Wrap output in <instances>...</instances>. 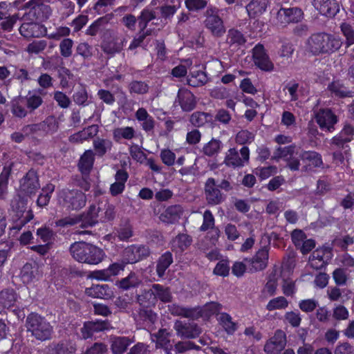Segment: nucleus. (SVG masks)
Here are the masks:
<instances>
[{
  "label": "nucleus",
  "instance_id": "obj_1",
  "mask_svg": "<svg viewBox=\"0 0 354 354\" xmlns=\"http://www.w3.org/2000/svg\"><path fill=\"white\" fill-rule=\"evenodd\" d=\"M342 44L343 41L339 37L326 32L313 34L306 41L307 50L314 55L334 53Z\"/></svg>",
  "mask_w": 354,
  "mask_h": 354
},
{
  "label": "nucleus",
  "instance_id": "obj_2",
  "mask_svg": "<svg viewBox=\"0 0 354 354\" xmlns=\"http://www.w3.org/2000/svg\"><path fill=\"white\" fill-rule=\"evenodd\" d=\"M69 251L75 261L92 265L98 264L104 257V252L101 248L84 241L73 243Z\"/></svg>",
  "mask_w": 354,
  "mask_h": 354
},
{
  "label": "nucleus",
  "instance_id": "obj_3",
  "mask_svg": "<svg viewBox=\"0 0 354 354\" xmlns=\"http://www.w3.org/2000/svg\"><path fill=\"white\" fill-rule=\"evenodd\" d=\"M115 207L106 201L93 204L86 212L83 213L84 227H93L98 222L111 221L115 217Z\"/></svg>",
  "mask_w": 354,
  "mask_h": 354
},
{
  "label": "nucleus",
  "instance_id": "obj_4",
  "mask_svg": "<svg viewBox=\"0 0 354 354\" xmlns=\"http://www.w3.org/2000/svg\"><path fill=\"white\" fill-rule=\"evenodd\" d=\"M26 328L32 337L39 341L51 339L53 327L45 317L37 313H30L26 319Z\"/></svg>",
  "mask_w": 354,
  "mask_h": 354
},
{
  "label": "nucleus",
  "instance_id": "obj_5",
  "mask_svg": "<svg viewBox=\"0 0 354 354\" xmlns=\"http://www.w3.org/2000/svg\"><path fill=\"white\" fill-rule=\"evenodd\" d=\"M50 0H30L23 6L26 12L23 16L24 21H43L48 19L52 13L48 3Z\"/></svg>",
  "mask_w": 354,
  "mask_h": 354
},
{
  "label": "nucleus",
  "instance_id": "obj_6",
  "mask_svg": "<svg viewBox=\"0 0 354 354\" xmlns=\"http://www.w3.org/2000/svg\"><path fill=\"white\" fill-rule=\"evenodd\" d=\"M59 201L67 209L78 210L86 203V195L78 189H63L58 194Z\"/></svg>",
  "mask_w": 354,
  "mask_h": 354
},
{
  "label": "nucleus",
  "instance_id": "obj_7",
  "mask_svg": "<svg viewBox=\"0 0 354 354\" xmlns=\"http://www.w3.org/2000/svg\"><path fill=\"white\" fill-rule=\"evenodd\" d=\"M354 140V126L344 123L341 131L329 141L331 149H342L345 153L350 151L349 144Z\"/></svg>",
  "mask_w": 354,
  "mask_h": 354
},
{
  "label": "nucleus",
  "instance_id": "obj_8",
  "mask_svg": "<svg viewBox=\"0 0 354 354\" xmlns=\"http://www.w3.org/2000/svg\"><path fill=\"white\" fill-rule=\"evenodd\" d=\"M205 19L204 26L216 37H222L226 32V28L221 17L218 15L214 8H208L205 12Z\"/></svg>",
  "mask_w": 354,
  "mask_h": 354
},
{
  "label": "nucleus",
  "instance_id": "obj_9",
  "mask_svg": "<svg viewBox=\"0 0 354 354\" xmlns=\"http://www.w3.org/2000/svg\"><path fill=\"white\" fill-rule=\"evenodd\" d=\"M299 151H295V146H288L285 147H279L274 152L273 159L277 160L283 158L287 162V167L292 171H298L300 167V162L298 159Z\"/></svg>",
  "mask_w": 354,
  "mask_h": 354
},
{
  "label": "nucleus",
  "instance_id": "obj_10",
  "mask_svg": "<svg viewBox=\"0 0 354 354\" xmlns=\"http://www.w3.org/2000/svg\"><path fill=\"white\" fill-rule=\"evenodd\" d=\"M204 194L205 200L209 205H217L225 200V196L221 192L216 185L214 178H209L205 183Z\"/></svg>",
  "mask_w": 354,
  "mask_h": 354
},
{
  "label": "nucleus",
  "instance_id": "obj_11",
  "mask_svg": "<svg viewBox=\"0 0 354 354\" xmlns=\"http://www.w3.org/2000/svg\"><path fill=\"white\" fill-rule=\"evenodd\" d=\"M174 328L177 336L182 339H195L201 333V329L196 324L178 319L175 321Z\"/></svg>",
  "mask_w": 354,
  "mask_h": 354
},
{
  "label": "nucleus",
  "instance_id": "obj_12",
  "mask_svg": "<svg viewBox=\"0 0 354 354\" xmlns=\"http://www.w3.org/2000/svg\"><path fill=\"white\" fill-rule=\"evenodd\" d=\"M315 120L323 131L333 132L338 122L337 116L330 109H320L315 113Z\"/></svg>",
  "mask_w": 354,
  "mask_h": 354
},
{
  "label": "nucleus",
  "instance_id": "obj_13",
  "mask_svg": "<svg viewBox=\"0 0 354 354\" xmlns=\"http://www.w3.org/2000/svg\"><path fill=\"white\" fill-rule=\"evenodd\" d=\"M239 151L235 148L230 149L226 153L224 162L225 164L233 168L241 167L244 165L245 162H248L250 158V150L248 147H243Z\"/></svg>",
  "mask_w": 354,
  "mask_h": 354
},
{
  "label": "nucleus",
  "instance_id": "obj_14",
  "mask_svg": "<svg viewBox=\"0 0 354 354\" xmlns=\"http://www.w3.org/2000/svg\"><path fill=\"white\" fill-rule=\"evenodd\" d=\"M297 155L299 160H301L304 164L301 168L303 171H311L323 165L322 156L316 151L301 149Z\"/></svg>",
  "mask_w": 354,
  "mask_h": 354
},
{
  "label": "nucleus",
  "instance_id": "obj_15",
  "mask_svg": "<svg viewBox=\"0 0 354 354\" xmlns=\"http://www.w3.org/2000/svg\"><path fill=\"white\" fill-rule=\"evenodd\" d=\"M150 250L145 245H132L125 248L123 252V259L126 263H135L148 257Z\"/></svg>",
  "mask_w": 354,
  "mask_h": 354
},
{
  "label": "nucleus",
  "instance_id": "obj_16",
  "mask_svg": "<svg viewBox=\"0 0 354 354\" xmlns=\"http://www.w3.org/2000/svg\"><path fill=\"white\" fill-rule=\"evenodd\" d=\"M11 207L20 219V224L24 225L33 218L32 211H26L27 199L21 194H17L12 200Z\"/></svg>",
  "mask_w": 354,
  "mask_h": 354
},
{
  "label": "nucleus",
  "instance_id": "obj_17",
  "mask_svg": "<svg viewBox=\"0 0 354 354\" xmlns=\"http://www.w3.org/2000/svg\"><path fill=\"white\" fill-rule=\"evenodd\" d=\"M269 257L268 246H263L259 249L252 259H245L251 272L264 270L268 266Z\"/></svg>",
  "mask_w": 354,
  "mask_h": 354
},
{
  "label": "nucleus",
  "instance_id": "obj_18",
  "mask_svg": "<svg viewBox=\"0 0 354 354\" xmlns=\"http://www.w3.org/2000/svg\"><path fill=\"white\" fill-rule=\"evenodd\" d=\"M332 250L329 248L315 250L309 257L308 263L315 270L322 269L332 259Z\"/></svg>",
  "mask_w": 354,
  "mask_h": 354
},
{
  "label": "nucleus",
  "instance_id": "obj_19",
  "mask_svg": "<svg viewBox=\"0 0 354 354\" xmlns=\"http://www.w3.org/2000/svg\"><path fill=\"white\" fill-rule=\"evenodd\" d=\"M39 188L40 184L37 173L33 170H30L21 180V193L31 196L35 195Z\"/></svg>",
  "mask_w": 354,
  "mask_h": 354
},
{
  "label": "nucleus",
  "instance_id": "obj_20",
  "mask_svg": "<svg viewBox=\"0 0 354 354\" xmlns=\"http://www.w3.org/2000/svg\"><path fill=\"white\" fill-rule=\"evenodd\" d=\"M252 57L257 66L263 71H271L274 65L270 60L263 45L259 44L252 49Z\"/></svg>",
  "mask_w": 354,
  "mask_h": 354
},
{
  "label": "nucleus",
  "instance_id": "obj_21",
  "mask_svg": "<svg viewBox=\"0 0 354 354\" xmlns=\"http://www.w3.org/2000/svg\"><path fill=\"white\" fill-rule=\"evenodd\" d=\"M286 344V334L282 330H278L266 344L264 351L268 354H278L283 350Z\"/></svg>",
  "mask_w": 354,
  "mask_h": 354
},
{
  "label": "nucleus",
  "instance_id": "obj_22",
  "mask_svg": "<svg viewBox=\"0 0 354 354\" xmlns=\"http://www.w3.org/2000/svg\"><path fill=\"white\" fill-rule=\"evenodd\" d=\"M303 16L301 9L297 7L281 8L277 12V19L281 24L297 23L303 19Z\"/></svg>",
  "mask_w": 354,
  "mask_h": 354
},
{
  "label": "nucleus",
  "instance_id": "obj_23",
  "mask_svg": "<svg viewBox=\"0 0 354 354\" xmlns=\"http://www.w3.org/2000/svg\"><path fill=\"white\" fill-rule=\"evenodd\" d=\"M314 8L320 14L328 17H333L339 10L336 0H311Z\"/></svg>",
  "mask_w": 354,
  "mask_h": 354
},
{
  "label": "nucleus",
  "instance_id": "obj_24",
  "mask_svg": "<svg viewBox=\"0 0 354 354\" xmlns=\"http://www.w3.org/2000/svg\"><path fill=\"white\" fill-rule=\"evenodd\" d=\"M177 101L183 111L189 112L194 110L197 104L196 97L186 88H180L177 93Z\"/></svg>",
  "mask_w": 354,
  "mask_h": 354
},
{
  "label": "nucleus",
  "instance_id": "obj_25",
  "mask_svg": "<svg viewBox=\"0 0 354 354\" xmlns=\"http://www.w3.org/2000/svg\"><path fill=\"white\" fill-rule=\"evenodd\" d=\"M168 312L177 317L197 319L201 317V311L196 308H188L178 304H171L167 306Z\"/></svg>",
  "mask_w": 354,
  "mask_h": 354
},
{
  "label": "nucleus",
  "instance_id": "obj_26",
  "mask_svg": "<svg viewBox=\"0 0 354 354\" xmlns=\"http://www.w3.org/2000/svg\"><path fill=\"white\" fill-rule=\"evenodd\" d=\"M135 342L134 337L111 336V350L113 354H124L128 347Z\"/></svg>",
  "mask_w": 354,
  "mask_h": 354
},
{
  "label": "nucleus",
  "instance_id": "obj_27",
  "mask_svg": "<svg viewBox=\"0 0 354 354\" xmlns=\"http://www.w3.org/2000/svg\"><path fill=\"white\" fill-rule=\"evenodd\" d=\"M41 95H45V93L43 89L38 88L33 92L29 91L26 96L21 97V100L29 111V113H32L44 103Z\"/></svg>",
  "mask_w": 354,
  "mask_h": 354
},
{
  "label": "nucleus",
  "instance_id": "obj_28",
  "mask_svg": "<svg viewBox=\"0 0 354 354\" xmlns=\"http://www.w3.org/2000/svg\"><path fill=\"white\" fill-rule=\"evenodd\" d=\"M109 325L108 322L102 320L86 322L81 328L82 337L84 339L90 338L95 333L108 329Z\"/></svg>",
  "mask_w": 354,
  "mask_h": 354
},
{
  "label": "nucleus",
  "instance_id": "obj_29",
  "mask_svg": "<svg viewBox=\"0 0 354 354\" xmlns=\"http://www.w3.org/2000/svg\"><path fill=\"white\" fill-rule=\"evenodd\" d=\"M76 347L73 343L67 340L51 343L47 348L45 354H73Z\"/></svg>",
  "mask_w": 354,
  "mask_h": 354
},
{
  "label": "nucleus",
  "instance_id": "obj_30",
  "mask_svg": "<svg viewBox=\"0 0 354 354\" xmlns=\"http://www.w3.org/2000/svg\"><path fill=\"white\" fill-rule=\"evenodd\" d=\"M86 294L94 298L109 299L111 298L113 292L107 284H93L85 290Z\"/></svg>",
  "mask_w": 354,
  "mask_h": 354
},
{
  "label": "nucleus",
  "instance_id": "obj_31",
  "mask_svg": "<svg viewBox=\"0 0 354 354\" xmlns=\"http://www.w3.org/2000/svg\"><path fill=\"white\" fill-rule=\"evenodd\" d=\"M126 39L124 37H114L109 41L102 42L101 48L105 54L113 57L116 53L122 51Z\"/></svg>",
  "mask_w": 354,
  "mask_h": 354
},
{
  "label": "nucleus",
  "instance_id": "obj_32",
  "mask_svg": "<svg viewBox=\"0 0 354 354\" xmlns=\"http://www.w3.org/2000/svg\"><path fill=\"white\" fill-rule=\"evenodd\" d=\"M269 3V0H251L246 6L249 17L256 18L263 15L266 11Z\"/></svg>",
  "mask_w": 354,
  "mask_h": 354
},
{
  "label": "nucleus",
  "instance_id": "obj_33",
  "mask_svg": "<svg viewBox=\"0 0 354 354\" xmlns=\"http://www.w3.org/2000/svg\"><path fill=\"white\" fill-rule=\"evenodd\" d=\"M128 178V173L123 169H119L116 172L115 175V182L111 184L110 187V193L112 196H115L122 193Z\"/></svg>",
  "mask_w": 354,
  "mask_h": 354
},
{
  "label": "nucleus",
  "instance_id": "obj_34",
  "mask_svg": "<svg viewBox=\"0 0 354 354\" xmlns=\"http://www.w3.org/2000/svg\"><path fill=\"white\" fill-rule=\"evenodd\" d=\"M21 24L19 28L20 34L24 37H38L41 34L42 26L37 23V21H28Z\"/></svg>",
  "mask_w": 354,
  "mask_h": 354
},
{
  "label": "nucleus",
  "instance_id": "obj_35",
  "mask_svg": "<svg viewBox=\"0 0 354 354\" xmlns=\"http://www.w3.org/2000/svg\"><path fill=\"white\" fill-rule=\"evenodd\" d=\"M136 119L141 122L142 129L147 133H153L155 127L154 119L144 108H140L136 112Z\"/></svg>",
  "mask_w": 354,
  "mask_h": 354
},
{
  "label": "nucleus",
  "instance_id": "obj_36",
  "mask_svg": "<svg viewBox=\"0 0 354 354\" xmlns=\"http://www.w3.org/2000/svg\"><path fill=\"white\" fill-rule=\"evenodd\" d=\"M183 212V207L180 205H171L160 214V218L165 223H174L180 218Z\"/></svg>",
  "mask_w": 354,
  "mask_h": 354
},
{
  "label": "nucleus",
  "instance_id": "obj_37",
  "mask_svg": "<svg viewBox=\"0 0 354 354\" xmlns=\"http://www.w3.org/2000/svg\"><path fill=\"white\" fill-rule=\"evenodd\" d=\"M192 243V238L187 234H179L171 241V250L176 253L183 252L187 250Z\"/></svg>",
  "mask_w": 354,
  "mask_h": 354
},
{
  "label": "nucleus",
  "instance_id": "obj_38",
  "mask_svg": "<svg viewBox=\"0 0 354 354\" xmlns=\"http://www.w3.org/2000/svg\"><path fill=\"white\" fill-rule=\"evenodd\" d=\"M94 162V153L91 150L86 151L80 157L78 169L82 175H89Z\"/></svg>",
  "mask_w": 354,
  "mask_h": 354
},
{
  "label": "nucleus",
  "instance_id": "obj_39",
  "mask_svg": "<svg viewBox=\"0 0 354 354\" xmlns=\"http://www.w3.org/2000/svg\"><path fill=\"white\" fill-rule=\"evenodd\" d=\"M328 89L333 95L338 97H351L353 96V92L339 80L330 83Z\"/></svg>",
  "mask_w": 354,
  "mask_h": 354
},
{
  "label": "nucleus",
  "instance_id": "obj_40",
  "mask_svg": "<svg viewBox=\"0 0 354 354\" xmlns=\"http://www.w3.org/2000/svg\"><path fill=\"white\" fill-rule=\"evenodd\" d=\"M246 39L243 33L236 29H230L227 32L226 43L230 47L233 48H238L245 44Z\"/></svg>",
  "mask_w": 354,
  "mask_h": 354
},
{
  "label": "nucleus",
  "instance_id": "obj_41",
  "mask_svg": "<svg viewBox=\"0 0 354 354\" xmlns=\"http://www.w3.org/2000/svg\"><path fill=\"white\" fill-rule=\"evenodd\" d=\"M137 302L141 307L151 308L156 304V299L152 287L149 289H145L136 297Z\"/></svg>",
  "mask_w": 354,
  "mask_h": 354
},
{
  "label": "nucleus",
  "instance_id": "obj_42",
  "mask_svg": "<svg viewBox=\"0 0 354 354\" xmlns=\"http://www.w3.org/2000/svg\"><path fill=\"white\" fill-rule=\"evenodd\" d=\"M17 299V294L11 288H6L0 292V307L10 308L13 307Z\"/></svg>",
  "mask_w": 354,
  "mask_h": 354
},
{
  "label": "nucleus",
  "instance_id": "obj_43",
  "mask_svg": "<svg viewBox=\"0 0 354 354\" xmlns=\"http://www.w3.org/2000/svg\"><path fill=\"white\" fill-rule=\"evenodd\" d=\"M38 275V266L36 263H26L21 270V278L24 283H29L33 281Z\"/></svg>",
  "mask_w": 354,
  "mask_h": 354
},
{
  "label": "nucleus",
  "instance_id": "obj_44",
  "mask_svg": "<svg viewBox=\"0 0 354 354\" xmlns=\"http://www.w3.org/2000/svg\"><path fill=\"white\" fill-rule=\"evenodd\" d=\"M152 290L154 292L156 301L158 299L163 303H169L172 300V295L169 287L158 283L152 285Z\"/></svg>",
  "mask_w": 354,
  "mask_h": 354
},
{
  "label": "nucleus",
  "instance_id": "obj_45",
  "mask_svg": "<svg viewBox=\"0 0 354 354\" xmlns=\"http://www.w3.org/2000/svg\"><path fill=\"white\" fill-rule=\"evenodd\" d=\"M187 82L190 86L199 87L206 84L209 82V78L205 72L196 71L189 74Z\"/></svg>",
  "mask_w": 354,
  "mask_h": 354
},
{
  "label": "nucleus",
  "instance_id": "obj_46",
  "mask_svg": "<svg viewBox=\"0 0 354 354\" xmlns=\"http://www.w3.org/2000/svg\"><path fill=\"white\" fill-rule=\"evenodd\" d=\"M152 336L155 338L153 341L156 343V348L165 347V346L171 344L170 337H171V332L167 328H160Z\"/></svg>",
  "mask_w": 354,
  "mask_h": 354
},
{
  "label": "nucleus",
  "instance_id": "obj_47",
  "mask_svg": "<svg viewBox=\"0 0 354 354\" xmlns=\"http://www.w3.org/2000/svg\"><path fill=\"white\" fill-rule=\"evenodd\" d=\"M173 263L172 254L167 251L162 254L158 259L156 265V272L159 277H162L165 275L166 270Z\"/></svg>",
  "mask_w": 354,
  "mask_h": 354
},
{
  "label": "nucleus",
  "instance_id": "obj_48",
  "mask_svg": "<svg viewBox=\"0 0 354 354\" xmlns=\"http://www.w3.org/2000/svg\"><path fill=\"white\" fill-rule=\"evenodd\" d=\"M141 283L139 276L136 272H131L127 277L119 281L118 284L120 288L127 290L138 287Z\"/></svg>",
  "mask_w": 354,
  "mask_h": 354
},
{
  "label": "nucleus",
  "instance_id": "obj_49",
  "mask_svg": "<svg viewBox=\"0 0 354 354\" xmlns=\"http://www.w3.org/2000/svg\"><path fill=\"white\" fill-rule=\"evenodd\" d=\"M218 320L228 335H232L236 330L237 324L232 321V317L228 313H220Z\"/></svg>",
  "mask_w": 354,
  "mask_h": 354
},
{
  "label": "nucleus",
  "instance_id": "obj_50",
  "mask_svg": "<svg viewBox=\"0 0 354 354\" xmlns=\"http://www.w3.org/2000/svg\"><path fill=\"white\" fill-rule=\"evenodd\" d=\"M223 143L220 140L212 138L203 147V153L209 157L216 156L223 148Z\"/></svg>",
  "mask_w": 354,
  "mask_h": 354
},
{
  "label": "nucleus",
  "instance_id": "obj_51",
  "mask_svg": "<svg viewBox=\"0 0 354 354\" xmlns=\"http://www.w3.org/2000/svg\"><path fill=\"white\" fill-rule=\"evenodd\" d=\"M212 120V115L210 113L201 111H196L193 113L189 118V122L191 124L196 127H203Z\"/></svg>",
  "mask_w": 354,
  "mask_h": 354
},
{
  "label": "nucleus",
  "instance_id": "obj_52",
  "mask_svg": "<svg viewBox=\"0 0 354 354\" xmlns=\"http://www.w3.org/2000/svg\"><path fill=\"white\" fill-rule=\"evenodd\" d=\"M21 97L15 99L11 102V112L12 115L19 118H24L29 113V111L24 106Z\"/></svg>",
  "mask_w": 354,
  "mask_h": 354
},
{
  "label": "nucleus",
  "instance_id": "obj_53",
  "mask_svg": "<svg viewBox=\"0 0 354 354\" xmlns=\"http://www.w3.org/2000/svg\"><path fill=\"white\" fill-rule=\"evenodd\" d=\"M135 130L131 127H119L116 128L113 131V139L116 142L123 138L126 140H131L135 136Z\"/></svg>",
  "mask_w": 354,
  "mask_h": 354
},
{
  "label": "nucleus",
  "instance_id": "obj_54",
  "mask_svg": "<svg viewBox=\"0 0 354 354\" xmlns=\"http://www.w3.org/2000/svg\"><path fill=\"white\" fill-rule=\"evenodd\" d=\"M55 190V185L49 183L44 187L41 189V193L39 195L37 200V204L39 207H43L46 206L51 198V194Z\"/></svg>",
  "mask_w": 354,
  "mask_h": 354
},
{
  "label": "nucleus",
  "instance_id": "obj_55",
  "mask_svg": "<svg viewBox=\"0 0 354 354\" xmlns=\"http://www.w3.org/2000/svg\"><path fill=\"white\" fill-rule=\"evenodd\" d=\"M112 147V142L107 139L97 138L93 140V148L98 156H103Z\"/></svg>",
  "mask_w": 354,
  "mask_h": 354
},
{
  "label": "nucleus",
  "instance_id": "obj_56",
  "mask_svg": "<svg viewBox=\"0 0 354 354\" xmlns=\"http://www.w3.org/2000/svg\"><path fill=\"white\" fill-rule=\"evenodd\" d=\"M108 22L109 19L106 16L100 17L88 27L86 30V35L93 37L97 35L99 32L102 30Z\"/></svg>",
  "mask_w": 354,
  "mask_h": 354
},
{
  "label": "nucleus",
  "instance_id": "obj_57",
  "mask_svg": "<svg viewBox=\"0 0 354 354\" xmlns=\"http://www.w3.org/2000/svg\"><path fill=\"white\" fill-rule=\"evenodd\" d=\"M174 347L176 354H183L190 350L199 351L201 349L199 346L189 340L178 341L174 344Z\"/></svg>",
  "mask_w": 354,
  "mask_h": 354
},
{
  "label": "nucleus",
  "instance_id": "obj_58",
  "mask_svg": "<svg viewBox=\"0 0 354 354\" xmlns=\"http://www.w3.org/2000/svg\"><path fill=\"white\" fill-rule=\"evenodd\" d=\"M340 29L346 39V47L348 48L354 44V27L348 23H342L340 25Z\"/></svg>",
  "mask_w": 354,
  "mask_h": 354
},
{
  "label": "nucleus",
  "instance_id": "obj_59",
  "mask_svg": "<svg viewBox=\"0 0 354 354\" xmlns=\"http://www.w3.org/2000/svg\"><path fill=\"white\" fill-rule=\"evenodd\" d=\"M149 86L145 82L132 81L129 85V92L138 95H143L149 91Z\"/></svg>",
  "mask_w": 354,
  "mask_h": 354
},
{
  "label": "nucleus",
  "instance_id": "obj_60",
  "mask_svg": "<svg viewBox=\"0 0 354 354\" xmlns=\"http://www.w3.org/2000/svg\"><path fill=\"white\" fill-rule=\"evenodd\" d=\"M222 308L221 304L219 303L212 301L205 304L202 308L196 307L201 311V317L205 315V316H211L212 315L218 313Z\"/></svg>",
  "mask_w": 354,
  "mask_h": 354
},
{
  "label": "nucleus",
  "instance_id": "obj_61",
  "mask_svg": "<svg viewBox=\"0 0 354 354\" xmlns=\"http://www.w3.org/2000/svg\"><path fill=\"white\" fill-rule=\"evenodd\" d=\"M84 217H83V214L75 217H65L57 220L56 221V225L59 227H67L74 225L81 222V226L84 227Z\"/></svg>",
  "mask_w": 354,
  "mask_h": 354
},
{
  "label": "nucleus",
  "instance_id": "obj_62",
  "mask_svg": "<svg viewBox=\"0 0 354 354\" xmlns=\"http://www.w3.org/2000/svg\"><path fill=\"white\" fill-rule=\"evenodd\" d=\"M139 319L153 324L157 320V314L150 308L141 307L138 311Z\"/></svg>",
  "mask_w": 354,
  "mask_h": 354
},
{
  "label": "nucleus",
  "instance_id": "obj_63",
  "mask_svg": "<svg viewBox=\"0 0 354 354\" xmlns=\"http://www.w3.org/2000/svg\"><path fill=\"white\" fill-rule=\"evenodd\" d=\"M288 305V300L284 297H278L271 299L266 306V309L272 311L277 309H284Z\"/></svg>",
  "mask_w": 354,
  "mask_h": 354
},
{
  "label": "nucleus",
  "instance_id": "obj_64",
  "mask_svg": "<svg viewBox=\"0 0 354 354\" xmlns=\"http://www.w3.org/2000/svg\"><path fill=\"white\" fill-rule=\"evenodd\" d=\"M76 53L85 60H89L93 56V48L86 42L79 44L76 48Z\"/></svg>",
  "mask_w": 354,
  "mask_h": 354
}]
</instances>
